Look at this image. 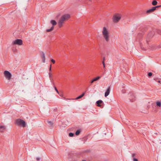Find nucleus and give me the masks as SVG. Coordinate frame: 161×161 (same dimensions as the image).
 <instances>
[{"label": "nucleus", "instance_id": "obj_1", "mask_svg": "<svg viewBox=\"0 0 161 161\" xmlns=\"http://www.w3.org/2000/svg\"><path fill=\"white\" fill-rule=\"evenodd\" d=\"M70 18V15L68 14H65L63 15L60 19L58 23L59 27L61 28L63 25V22L67 20Z\"/></svg>", "mask_w": 161, "mask_h": 161}, {"label": "nucleus", "instance_id": "obj_2", "mask_svg": "<svg viewBox=\"0 0 161 161\" xmlns=\"http://www.w3.org/2000/svg\"><path fill=\"white\" fill-rule=\"evenodd\" d=\"M15 124L18 126L25 127L26 126L25 122L20 119H18L15 120Z\"/></svg>", "mask_w": 161, "mask_h": 161}, {"label": "nucleus", "instance_id": "obj_3", "mask_svg": "<svg viewBox=\"0 0 161 161\" xmlns=\"http://www.w3.org/2000/svg\"><path fill=\"white\" fill-rule=\"evenodd\" d=\"M102 33L103 37L106 41L108 42L109 40V33L106 27H103Z\"/></svg>", "mask_w": 161, "mask_h": 161}, {"label": "nucleus", "instance_id": "obj_4", "mask_svg": "<svg viewBox=\"0 0 161 161\" xmlns=\"http://www.w3.org/2000/svg\"><path fill=\"white\" fill-rule=\"evenodd\" d=\"M155 34L154 31H152L149 32L147 35L146 38V44H148V42L150 41V40L152 38Z\"/></svg>", "mask_w": 161, "mask_h": 161}, {"label": "nucleus", "instance_id": "obj_5", "mask_svg": "<svg viewBox=\"0 0 161 161\" xmlns=\"http://www.w3.org/2000/svg\"><path fill=\"white\" fill-rule=\"evenodd\" d=\"M121 15L118 14H115L113 17V21L114 23H117L120 20Z\"/></svg>", "mask_w": 161, "mask_h": 161}, {"label": "nucleus", "instance_id": "obj_6", "mask_svg": "<svg viewBox=\"0 0 161 161\" xmlns=\"http://www.w3.org/2000/svg\"><path fill=\"white\" fill-rule=\"evenodd\" d=\"M12 44L13 45H17L20 46L23 44V41L20 39H17L12 42Z\"/></svg>", "mask_w": 161, "mask_h": 161}, {"label": "nucleus", "instance_id": "obj_7", "mask_svg": "<svg viewBox=\"0 0 161 161\" xmlns=\"http://www.w3.org/2000/svg\"><path fill=\"white\" fill-rule=\"evenodd\" d=\"M4 76L8 80H10L11 78L12 75L8 71L5 70L3 72Z\"/></svg>", "mask_w": 161, "mask_h": 161}, {"label": "nucleus", "instance_id": "obj_8", "mask_svg": "<svg viewBox=\"0 0 161 161\" xmlns=\"http://www.w3.org/2000/svg\"><path fill=\"white\" fill-rule=\"evenodd\" d=\"M50 23L53 26L50 29H47L46 30V31L47 32H49L52 31L53 30L54 28V26L56 25L57 24L55 20H51L50 21Z\"/></svg>", "mask_w": 161, "mask_h": 161}, {"label": "nucleus", "instance_id": "obj_9", "mask_svg": "<svg viewBox=\"0 0 161 161\" xmlns=\"http://www.w3.org/2000/svg\"><path fill=\"white\" fill-rule=\"evenodd\" d=\"M41 57L42 59V62L43 63H45V53L43 52H41Z\"/></svg>", "mask_w": 161, "mask_h": 161}, {"label": "nucleus", "instance_id": "obj_10", "mask_svg": "<svg viewBox=\"0 0 161 161\" xmlns=\"http://www.w3.org/2000/svg\"><path fill=\"white\" fill-rule=\"evenodd\" d=\"M110 91V87L109 86L105 93V97H107L109 94Z\"/></svg>", "mask_w": 161, "mask_h": 161}, {"label": "nucleus", "instance_id": "obj_11", "mask_svg": "<svg viewBox=\"0 0 161 161\" xmlns=\"http://www.w3.org/2000/svg\"><path fill=\"white\" fill-rule=\"evenodd\" d=\"M6 127L3 125L0 126V132H3L6 129Z\"/></svg>", "mask_w": 161, "mask_h": 161}, {"label": "nucleus", "instance_id": "obj_12", "mask_svg": "<svg viewBox=\"0 0 161 161\" xmlns=\"http://www.w3.org/2000/svg\"><path fill=\"white\" fill-rule=\"evenodd\" d=\"M129 99L131 102H133L135 100V97L134 95H131L130 96Z\"/></svg>", "mask_w": 161, "mask_h": 161}, {"label": "nucleus", "instance_id": "obj_13", "mask_svg": "<svg viewBox=\"0 0 161 161\" xmlns=\"http://www.w3.org/2000/svg\"><path fill=\"white\" fill-rule=\"evenodd\" d=\"M103 103V102L102 100H99L96 102V103L97 105V106L98 107H101V104Z\"/></svg>", "mask_w": 161, "mask_h": 161}, {"label": "nucleus", "instance_id": "obj_14", "mask_svg": "<svg viewBox=\"0 0 161 161\" xmlns=\"http://www.w3.org/2000/svg\"><path fill=\"white\" fill-rule=\"evenodd\" d=\"M101 78V76H97V77L93 79L91 81L90 83L92 84L94 82L96 81L97 80H98V79H99Z\"/></svg>", "mask_w": 161, "mask_h": 161}, {"label": "nucleus", "instance_id": "obj_15", "mask_svg": "<svg viewBox=\"0 0 161 161\" xmlns=\"http://www.w3.org/2000/svg\"><path fill=\"white\" fill-rule=\"evenodd\" d=\"M156 106L158 107H160L161 106V102L159 101H157L156 102Z\"/></svg>", "mask_w": 161, "mask_h": 161}, {"label": "nucleus", "instance_id": "obj_16", "mask_svg": "<svg viewBox=\"0 0 161 161\" xmlns=\"http://www.w3.org/2000/svg\"><path fill=\"white\" fill-rule=\"evenodd\" d=\"M81 131V130L80 129H79V130H77L75 132V134L76 135H79L80 132Z\"/></svg>", "mask_w": 161, "mask_h": 161}, {"label": "nucleus", "instance_id": "obj_17", "mask_svg": "<svg viewBox=\"0 0 161 161\" xmlns=\"http://www.w3.org/2000/svg\"><path fill=\"white\" fill-rule=\"evenodd\" d=\"M158 3L157 2L156 0H153L152 2V4L153 6H155L157 5Z\"/></svg>", "mask_w": 161, "mask_h": 161}, {"label": "nucleus", "instance_id": "obj_18", "mask_svg": "<svg viewBox=\"0 0 161 161\" xmlns=\"http://www.w3.org/2000/svg\"><path fill=\"white\" fill-rule=\"evenodd\" d=\"M155 31L158 34L161 35V31L159 29H156Z\"/></svg>", "mask_w": 161, "mask_h": 161}, {"label": "nucleus", "instance_id": "obj_19", "mask_svg": "<svg viewBox=\"0 0 161 161\" xmlns=\"http://www.w3.org/2000/svg\"><path fill=\"white\" fill-rule=\"evenodd\" d=\"M153 12V11L152 9L151 8V9H150L149 10H147V11H146V13H152Z\"/></svg>", "mask_w": 161, "mask_h": 161}, {"label": "nucleus", "instance_id": "obj_20", "mask_svg": "<svg viewBox=\"0 0 161 161\" xmlns=\"http://www.w3.org/2000/svg\"><path fill=\"white\" fill-rule=\"evenodd\" d=\"M47 123L49 124L50 126H52L53 125V122L51 121H47Z\"/></svg>", "mask_w": 161, "mask_h": 161}, {"label": "nucleus", "instance_id": "obj_21", "mask_svg": "<svg viewBox=\"0 0 161 161\" xmlns=\"http://www.w3.org/2000/svg\"><path fill=\"white\" fill-rule=\"evenodd\" d=\"M74 135V133H70L69 134V136L70 137H73Z\"/></svg>", "mask_w": 161, "mask_h": 161}, {"label": "nucleus", "instance_id": "obj_22", "mask_svg": "<svg viewBox=\"0 0 161 161\" xmlns=\"http://www.w3.org/2000/svg\"><path fill=\"white\" fill-rule=\"evenodd\" d=\"M153 11V12H154L155 10L156 9V7H153L152 8Z\"/></svg>", "mask_w": 161, "mask_h": 161}, {"label": "nucleus", "instance_id": "obj_23", "mask_svg": "<svg viewBox=\"0 0 161 161\" xmlns=\"http://www.w3.org/2000/svg\"><path fill=\"white\" fill-rule=\"evenodd\" d=\"M148 76L149 77H151L152 75V73L151 72H149L148 74Z\"/></svg>", "mask_w": 161, "mask_h": 161}, {"label": "nucleus", "instance_id": "obj_24", "mask_svg": "<svg viewBox=\"0 0 161 161\" xmlns=\"http://www.w3.org/2000/svg\"><path fill=\"white\" fill-rule=\"evenodd\" d=\"M82 98V97H81L80 96L78 97H77L75 99V100H78V99H80V98Z\"/></svg>", "mask_w": 161, "mask_h": 161}, {"label": "nucleus", "instance_id": "obj_25", "mask_svg": "<svg viewBox=\"0 0 161 161\" xmlns=\"http://www.w3.org/2000/svg\"><path fill=\"white\" fill-rule=\"evenodd\" d=\"M51 61L53 63V64H54L55 63V61L53 59H52L51 60Z\"/></svg>", "mask_w": 161, "mask_h": 161}, {"label": "nucleus", "instance_id": "obj_26", "mask_svg": "<svg viewBox=\"0 0 161 161\" xmlns=\"http://www.w3.org/2000/svg\"><path fill=\"white\" fill-rule=\"evenodd\" d=\"M54 89H55V91H56V92L58 94H59V92H58V90L57 89V88H56V87L55 86L54 87Z\"/></svg>", "mask_w": 161, "mask_h": 161}, {"label": "nucleus", "instance_id": "obj_27", "mask_svg": "<svg viewBox=\"0 0 161 161\" xmlns=\"http://www.w3.org/2000/svg\"><path fill=\"white\" fill-rule=\"evenodd\" d=\"M85 92H84V93H83L81 95H80V96L81 97H83L84 95H85Z\"/></svg>", "mask_w": 161, "mask_h": 161}, {"label": "nucleus", "instance_id": "obj_28", "mask_svg": "<svg viewBox=\"0 0 161 161\" xmlns=\"http://www.w3.org/2000/svg\"><path fill=\"white\" fill-rule=\"evenodd\" d=\"M85 92H84V93H83L81 95H80V96L81 97H83L84 95H85Z\"/></svg>", "mask_w": 161, "mask_h": 161}, {"label": "nucleus", "instance_id": "obj_29", "mask_svg": "<svg viewBox=\"0 0 161 161\" xmlns=\"http://www.w3.org/2000/svg\"><path fill=\"white\" fill-rule=\"evenodd\" d=\"M49 77L50 78H51L52 77V75L51 72H49Z\"/></svg>", "mask_w": 161, "mask_h": 161}, {"label": "nucleus", "instance_id": "obj_30", "mask_svg": "<svg viewBox=\"0 0 161 161\" xmlns=\"http://www.w3.org/2000/svg\"><path fill=\"white\" fill-rule=\"evenodd\" d=\"M133 161H138V160L136 158H134L133 159Z\"/></svg>", "mask_w": 161, "mask_h": 161}, {"label": "nucleus", "instance_id": "obj_31", "mask_svg": "<svg viewBox=\"0 0 161 161\" xmlns=\"http://www.w3.org/2000/svg\"><path fill=\"white\" fill-rule=\"evenodd\" d=\"M51 67H52V65L51 64L50 65V67L49 69V71H51Z\"/></svg>", "mask_w": 161, "mask_h": 161}, {"label": "nucleus", "instance_id": "obj_32", "mask_svg": "<svg viewBox=\"0 0 161 161\" xmlns=\"http://www.w3.org/2000/svg\"><path fill=\"white\" fill-rule=\"evenodd\" d=\"M155 7H156V8H159V7H161V5L157 6H156Z\"/></svg>", "mask_w": 161, "mask_h": 161}, {"label": "nucleus", "instance_id": "obj_33", "mask_svg": "<svg viewBox=\"0 0 161 161\" xmlns=\"http://www.w3.org/2000/svg\"><path fill=\"white\" fill-rule=\"evenodd\" d=\"M135 155H136L135 154V153L133 154L132 155V157H134Z\"/></svg>", "mask_w": 161, "mask_h": 161}, {"label": "nucleus", "instance_id": "obj_34", "mask_svg": "<svg viewBox=\"0 0 161 161\" xmlns=\"http://www.w3.org/2000/svg\"><path fill=\"white\" fill-rule=\"evenodd\" d=\"M36 160H38H38H40V158H36Z\"/></svg>", "mask_w": 161, "mask_h": 161}, {"label": "nucleus", "instance_id": "obj_35", "mask_svg": "<svg viewBox=\"0 0 161 161\" xmlns=\"http://www.w3.org/2000/svg\"><path fill=\"white\" fill-rule=\"evenodd\" d=\"M161 48V43L158 46V48Z\"/></svg>", "mask_w": 161, "mask_h": 161}, {"label": "nucleus", "instance_id": "obj_36", "mask_svg": "<svg viewBox=\"0 0 161 161\" xmlns=\"http://www.w3.org/2000/svg\"><path fill=\"white\" fill-rule=\"evenodd\" d=\"M102 64L103 65H104V64H105V62H104V61H102Z\"/></svg>", "mask_w": 161, "mask_h": 161}, {"label": "nucleus", "instance_id": "obj_37", "mask_svg": "<svg viewBox=\"0 0 161 161\" xmlns=\"http://www.w3.org/2000/svg\"><path fill=\"white\" fill-rule=\"evenodd\" d=\"M105 57H104L103 58V61H105Z\"/></svg>", "mask_w": 161, "mask_h": 161}, {"label": "nucleus", "instance_id": "obj_38", "mask_svg": "<svg viewBox=\"0 0 161 161\" xmlns=\"http://www.w3.org/2000/svg\"><path fill=\"white\" fill-rule=\"evenodd\" d=\"M103 65V68H105V64H104V65Z\"/></svg>", "mask_w": 161, "mask_h": 161}, {"label": "nucleus", "instance_id": "obj_39", "mask_svg": "<svg viewBox=\"0 0 161 161\" xmlns=\"http://www.w3.org/2000/svg\"><path fill=\"white\" fill-rule=\"evenodd\" d=\"M82 161H86L85 160H83Z\"/></svg>", "mask_w": 161, "mask_h": 161}, {"label": "nucleus", "instance_id": "obj_40", "mask_svg": "<svg viewBox=\"0 0 161 161\" xmlns=\"http://www.w3.org/2000/svg\"><path fill=\"white\" fill-rule=\"evenodd\" d=\"M158 82L159 83H160V81L159 80V81H158Z\"/></svg>", "mask_w": 161, "mask_h": 161}, {"label": "nucleus", "instance_id": "obj_41", "mask_svg": "<svg viewBox=\"0 0 161 161\" xmlns=\"http://www.w3.org/2000/svg\"><path fill=\"white\" fill-rule=\"evenodd\" d=\"M89 1H91L92 0H89Z\"/></svg>", "mask_w": 161, "mask_h": 161}]
</instances>
